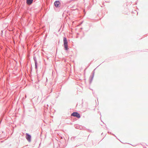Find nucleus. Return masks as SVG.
I'll return each instance as SVG.
<instances>
[{
	"label": "nucleus",
	"mask_w": 148,
	"mask_h": 148,
	"mask_svg": "<svg viewBox=\"0 0 148 148\" xmlns=\"http://www.w3.org/2000/svg\"><path fill=\"white\" fill-rule=\"evenodd\" d=\"M64 47L65 49L67 50L68 49V44L66 38V37H64L63 38Z\"/></svg>",
	"instance_id": "f257e3e1"
},
{
	"label": "nucleus",
	"mask_w": 148,
	"mask_h": 148,
	"mask_svg": "<svg viewBox=\"0 0 148 148\" xmlns=\"http://www.w3.org/2000/svg\"><path fill=\"white\" fill-rule=\"evenodd\" d=\"M71 116L76 117L78 118H80V116L79 114L77 112H74L71 114Z\"/></svg>",
	"instance_id": "f03ea898"
},
{
	"label": "nucleus",
	"mask_w": 148,
	"mask_h": 148,
	"mask_svg": "<svg viewBox=\"0 0 148 148\" xmlns=\"http://www.w3.org/2000/svg\"><path fill=\"white\" fill-rule=\"evenodd\" d=\"M26 138L29 142H30L31 136L27 133H26Z\"/></svg>",
	"instance_id": "7ed1b4c3"
},
{
	"label": "nucleus",
	"mask_w": 148,
	"mask_h": 148,
	"mask_svg": "<svg viewBox=\"0 0 148 148\" xmlns=\"http://www.w3.org/2000/svg\"><path fill=\"white\" fill-rule=\"evenodd\" d=\"M55 6L56 7H58L60 6V3L58 1H56L54 3Z\"/></svg>",
	"instance_id": "20e7f679"
},
{
	"label": "nucleus",
	"mask_w": 148,
	"mask_h": 148,
	"mask_svg": "<svg viewBox=\"0 0 148 148\" xmlns=\"http://www.w3.org/2000/svg\"><path fill=\"white\" fill-rule=\"evenodd\" d=\"M33 1V0H27V4L30 5L32 3Z\"/></svg>",
	"instance_id": "39448f33"
},
{
	"label": "nucleus",
	"mask_w": 148,
	"mask_h": 148,
	"mask_svg": "<svg viewBox=\"0 0 148 148\" xmlns=\"http://www.w3.org/2000/svg\"><path fill=\"white\" fill-rule=\"evenodd\" d=\"M35 66L36 68V69L37 67V62L36 61H35Z\"/></svg>",
	"instance_id": "423d86ee"
}]
</instances>
